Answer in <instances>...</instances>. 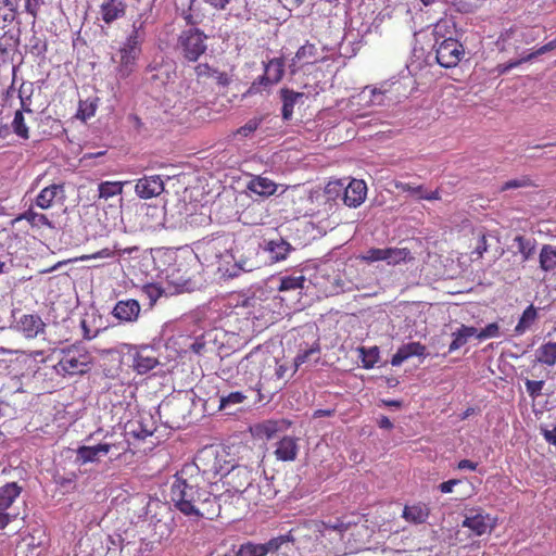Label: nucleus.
Returning a JSON list of instances; mask_svg holds the SVG:
<instances>
[{"label":"nucleus","instance_id":"f257e3e1","mask_svg":"<svg viewBox=\"0 0 556 556\" xmlns=\"http://www.w3.org/2000/svg\"><path fill=\"white\" fill-rule=\"evenodd\" d=\"M203 477L193 465H184L170 484V501L186 516L214 519L226 504L227 493L213 495L202 488Z\"/></svg>","mask_w":556,"mask_h":556},{"label":"nucleus","instance_id":"f03ea898","mask_svg":"<svg viewBox=\"0 0 556 556\" xmlns=\"http://www.w3.org/2000/svg\"><path fill=\"white\" fill-rule=\"evenodd\" d=\"M235 239L230 233H213L195 243L197 257L202 258L208 266H216L217 271L225 277V268L231 260Z\"/></svg>","mask_w":556,"mask_h":556},{"label":"nucleus","instance_id":"7ed1b4c3","mask_svg":"<svg viewBox=\"0 0 556 556\" xmlns=\"http://www.w3.org/2000/svg\"><path fill=\"white\" fill-rule=\"evenodd\" d=\"M93 357L88 349L75 343L59 351V361L53 366L55 372L62 377L84 375L90 370Z\"/></svg>","mask_w":556,"mask_h":556},{"label":"nucleus","instance_id":"20e7f679","mask_svg":"<svg viewBox=\"0 0 556 556\" xmlns=\"http://www.w3.org/2000/svg\"><path fill=\"white\" fill-rule=\"evenodd\" d=\"M261 244L254 240H244L236 242L232 245L231 263L225 268V277L235 278L241 273L252 271L257 267V252Z\"/></svg>","mask_w":556,"mask_h":556},{"label":"nucleus","instance_id":"39448f33","mask_svg":"<svg viewBox=\"0 0 556 556\" xmlns=\"http://www.w3.org/2000/svg\"><path fill=\"white\" fill-rule=\"evenodd\" d=\"M207 36L198 27H188L179 33L175 51L186 62H197L207 49Z\"/></svg>","mask_w":556,"mask_h":556},{"label":"nucleus","instance_id":"423d86ee","mask_svg":"<svg viewBox=\"0 0 556 556\" xmlns=\"http://www.w3.org/2000/svg\"><path fill=\"white\" fill-rule=\"evenodd\" d=\"M189 465H193L198 468V475L203 477V482L205 480L210 481L217 476L225 477L226 469L228 468L222 464L217 451L212 447H205L200 451L194 462Z\"/></svg>","mask_w":556,"mask_h":556},{"label":"nucleus","instance_id":"0eeeda50","mask_svg":"<svg viewBox=\"0 0 556 556\" xmlns=\"http://www.w3.org/2000/svg\"><path fill=\"white\" fill-rule=\"evenodd\" d=\"M224 484L228 485V489L224 492L228 495L226 496L227 503L233 496H237L239 500L240 496L248 492L252 485V471L247 467L242 466H231L226 469Z\"/></svg>","mask_w":556,"mask_h":556},{"label":"nucleus","instance_id":"6e6552de","mask_svg":"<svg viewBox=\"0 0 556 556\" xmlns=\"http://www.w3.org/2000/svg\"><path fill=\"white\" fill-rule=\"evenodd\" d=\"M432 49L438 64L446 68L456 66L465 55L464 47L458 39L439 41L433 43Z\"/></svg>","mask_w":556,"mask_h":556},{"label":"nucleus","instance_id":"1a4fd4ad","mask_svg":"<svg viewBox=\"0 0 556 556\" xmlns=\"http://www.w3.org/2000/svg\"><path fill=\"white\" fill-rule=\"evenodd\" d=\"M132 368L139 375H144L155 368L160 362L156 351L149 345L134 346L130 351Z\"/></svg>","mask_w":556,"mask_h":556},{"label":"nucleus","instance_id":"9d476101","mask_svg":"<svg viewBox=\"0 0 556 556\" xmlns=\"http://www.w3.org/2000/svg\"><path fill=\"white\" fill-rule=\"evenodd\" d=\"M463 528H468L475 535L489 533L495 527V520L480 509H471L465 515Z\"/></svg>","mask_w":556,"mask_h":556},{"label":"nucleus","instance_id":"9b49d317","mask_svg":"<svg viewBox=\"0 0 556 556\" xmlns=\"http://www.w3.org/2000/svg\"><path fill=\"white\" fill-rule=\"evenodd\" d=\"M289 540L287 535L274 538L266 543L247 542L240 545L236 556H266L279 549V547Z\"/></svg>","mask_w":556,"mask_h":556},{"label":"nucleus","instance_id":"f8f14e48","mask_svg":"<svg viewBox=\"0 0 556 556\" xmlns=\"http://www.w3.org/2000/svg\"><path fill=\"white\" fill-rule=\"evenodd\" d=\"M263 252L267 255V260L270 263H279L289 256V254L295 249L283 238L279 237L276 239L264 240L261 244Z\"/></svg>","mask_w":556,"mask_h":556},{"label":"nucleus","instance_id":"ddd939ff","mask_svg":"<svg viewBox=\"0 0 556 556\" xmlns=\"http://www.w3.org/2000/svg\"><path fill=\"white\" fill-rule=\"evenodd\" d=\"M164 191V181L159 175L144 176L136 181L135 192L140 199H151Z\"/></svg>","mask_w":556,"mask_h":556},{"label":"nucleus","instance_id":"4468645a","mask_svg":"<svg viewBox=\"0 0 556 556\" xmlns=\"http://www.w3.org/2000/svg\"><path fill=\"white\" fill-rule=\"evenodd\" d=\"M15 323L16 330L25 338L33 339L45 332L46 324L37 314H24Z\"/></svg>","mask_w":556,"mask_h":556},{"label":"nucleus","instance_id":"2eb2a0df","mask_svg":"<svg viewBox=\"0 0 556 556\" xmlns=\"http://www.w3.org/2000/svg\"><path fill=\"white\" fill-rule=\"evenodd\" d=\"M147 79L155 85V87H163L167 85L174 77V65L172 63L155 62L150 64L147 68Z\"/></svg>","mask_w":556,"mask_h":556},{"label":"nucleus","instance_id":"dca6fc26","mask_svg":"<svg viewBox=\"0 0 556 556\" xmlns=\"http://www.w3.org/2000/svg\"><path fill=\"white\" fill-rule=\"evenodd\" d=\"M367 186L364 180L353 179L344 188L343 203L349 207L359 206L366 199Z\"/></svg>","mask_w":556,"mask_h":556},{"label":"nucleus","instance_id":"f3484780","mask_svg":"<svg viewBox=\"0 0 556 556\" xmlns=\"http://www.w3.org/2000/svg\"><path fill=\"white\" fill-rule=\"evenodd\" d=\"M112 444L110 443H100L94 446H79L76 451V459L75 462L83 466L87 463H97L100 460V457L105 456L112 448Z\"/></svg>","mask_w":556,"mask_h":556},{"label":"nucleus","instance_id":"a211bd4d","mask_svg":"<svg viewBox=\"0 0 556 556\" xmlns=\"http://www.w3.org/2000/svg\"><path fill=\"white\" fill-rule=\"evenodd\" d=\"M140 304L135 299H127L118 301L112 314L115 318L124 323H134L139 318L140 315Z\"/></svg>","mask_w":556,"mask_h":556},{"label":"nucleus","instance_id":"6ab92c4d","mask_svg":"<svg viewBox=\"0 0 556 556\" xmlns=\"http://www.w3.org/2000/svg\"><path fill=\"white\" fill-rule=\"evenodd\" d=\"M430 516V507L424 502H415L406 504L403 507L401 517L408 523L414 526L424 525Z\"/></svg>","mask_w":556,"mask_h":556},{"label":"nucleus","instance_id":"aec40b11","mask_svg":"<svg viewBox=\"0 0 556 556\" xmlns=\"http://www.w3.org/2000/svg\"><path fill=\"white\" fill-rule=\"evenodd\" d=\"M317 61V48L311 42L300 47L289 63L291 74H295L303 65L313 64Z\"/></svg>","mask_w":556,"mask_h":556},{"label":"nucleus","instance_id":"412c9836","mask_svg":"<svg viewBox=\"0 0 556 556\" xmlns=\"http://www.w3.org/2000/svg\"><path fill=\"white\" fill-rule=\"evenodd\" d=\"M140 53V50L131 48L130 46L123 45V47L119 49L121 60L117 67L119 77L126 78L134 72Z\"/></svg>","mask_w":556,"mask_h":556},{"label":"nucleus","instance_id":"4be33fe9","mask_svg":"<svg viewBox=\"0 0 556 556\" xmlns=\"http://www.w3.org/2000/svg\"><path fill=\"white\" fill-rule=\"evenodd\" d=\"M64 198V186L62 184H53L43 188L36 197L35 203L42 210L50 208L55 199Z\"/></svg>","mask_w":556,"mask_h":556},{"label":"nucleus","instance_id":"5701e85b","mask_svg":"<svg viewBox=\"0 0 556 556\" xmlns=\"http://www.w3.org/2000/svg\"><path fill=\"white\" fill-rule=\"evenodd\" d=\"M132 249H125V250H121V249H117L115 247L114 250H111L109 248H104L93 254H89V255H81L80 257H77V258H74V261H87V260H97V258H110V257H114L115 255H122L124 253H131ZM70 262H73V260H66V261H62V262H58L55 265L51 266L50 268L48 269H45L42 273H53L55 270H58L60 267H62L63 265L70 263Z\"/></svg>","mask_w":556,"mask_h":556},{"label":"nucleus","instance_id":"b1692460","mask_svg":"<svg viewBox=\"0 0 556 556\" xmlns=\"http://www.w3.org/2000/svg\"><path fill=\"white\" fill-rule=\"evenodd\" d=\"M285 73V62L281 58L270 60L265 66V73L260 77L258 84L269 86L280 81Z\"/></svg>","mask_w":556,"mask_h":556},{"label":"nucleus","instance_id":"393cba45","mask_svg":"<svg viewBox=\"0 0 556 556\" xmlns=\"http://www.w3.org/2000/svg\"><path fill=\"white\" fill-rule=\"evenodd\" d=\"M299 452L298 439L286 435L278 441L275 455L278 460L293 462Z\"/></svg>","mask_w":556,"mask_h":556},{"label":"nucleus","instance_id":"a878e982","mask_svg":"<svg viewBox=\"0 0 556 556\" xmlns=\"http://www.w3.org/2000/svg\"><path fill=\"white\" fill-rule=\"evenodd\" d=\"M426 346L420 342H409L401 345L396 353L392 356L391 365L400 366L403 362L412 356H425Z\"/></svg>","mask_w":556,"mask_h":556},{"label":"nucleus","instance_id":"bb28decb","mask_svg":"<svg viewBox=\"0 0 556 556\" xmlns=\"http://www.w3.org/2000/svg\"><path fill=\"white\" fill-rule=\"evenodd\" d=\"M457 35V29L455 22L452 18H441L439 20L433 27L432 36L434 39V43L439 41H448L455 40Z\"/></svg>","mask_w":556,"mask_h":556},{"label":"nucleus","instance_id":"cd10ccee","mask_svg":"<svg viewBox=\"0 0 556 556\" xmlns=\"http://www.w3.org/2000/svg\"><path fill=\"white\" fill-rule=\"evenodd\" d=\"M100 9L101 17L106 24H111L125 14L123 0H104Z\"/></svg>","mask_w":556,"mask_h":556},{"label":"nucleus","instance_id":"c85d7f7f","mask_svg":"<svg viewBox=\"0 0 556 556\" xmlns=\"http://www.w3.org/2000/svg\"><path fill=\"white\" fill-rule=\"evenodd\" d=\"M541 270L556 276V245L544 244L539 254Z\"/></svg>","mask_w":556,"mask_h":556},{"label":"nucleus","instance_id":"c756f323","mask_svg":"<svg viewBox=\"0 0 556 556\" xmlns=\"http://www.w3.org/2000/svg\"><path fill=\"white\" fill-rule=\"evenodd\" d=\"M280 96L282 100V118L285 121H290L293 115L294 105L304 97V93L282 88L280 90Z\"/></svg>","mask_w":556,"mask_h":556},{"label":"nucleus","instance_id":"7c9ffc66","mask_svg":"<svg viewBox=\"0 0 556 556\" xmlns=\"http://www.w3.org/2000/svg\"><path fill=\"white\" fill-rule=\"evenodd\" d=\"M22 486L16 482H9L0 488V509L7 510L20 496Z\"/></svg>","mask_w":556,"mask_h":556},{"label":"nucleus","instance_id":"2f4dec72","mask_svg":"<svg viewBox=\"0 0 556 556\" xmlns=\"http://www.w3.org/2000/svg\"><path fill=\"white\" fill-rule=\"evenodd\" d=\"M278 280L279 286L277 289L280 292L301 290L304 288V283L306 282V278L302 273L281 276Z\"/></svg>","mask_w":556,"mask_h":556},{"label":"nucleus","instance_id":"473e14b6","mask_svg":"<svg viewBox=\"0 0 556 556\" xmlns=\"http://www.w3.org/2000/svg\"><path fill=\"white\" fill-rule=\"evenodd\" d=\"M397 188H400L403 192H408L413 197H415L418 200H440V193L438 190L434 191H428L424 188V186H414L412 184L402 182L397 185Z\"/></svg>","mask_w":556,"mask_h":556},{"label":"nucleus","instance_id":"72a5a7b5","mask_svg":"<svg viewBox=\"0 0 556 556\" xmlns=\"http://www.w3.org/2000/svg\"><path fill=\"white\" fill-rule=\"evenodd\" d=\"M20 220L28 222L31 225V227H37V228L48 227L51 229L54 228V225L52 224V222L45 214L37 213L33 208L25 211L24 213L20 214L14 219V222H20Z\"/></svg>","mask_w":556,"mask_h":556},{"label":"nucleus","instance_id":"f704fd0d","mask_svg":"<svg viewBox=\"0 0 556 556\" xmlns=\"http://www.w3.org/2000/svg\"><path fill=\"white\" fill-rule=\"evenodd\" d=\"M17 16V5L13 0H0V29L9 27Z\"/></svg>","mask_w":556,"mask_h":556},{"label":"nucleus","instance_id":"c9c22d12","mask_svg":"<svg viewBox=\"0 0 556 556\" xmlns=\"http://www.w3.org/2000/svg\"><path fill=\"white\" fill-rule=\"evenodd\" d=\"M477 328L462 325L455 332L452 333L453 341L450 344L448 352L452 353L463 345H465L469 338L476 337Z\"/></svg>","mask_w":556,"mask_h":556},{"label":"nucleus","instance_id":"e433bc0d","mask_svg":"<svg viewBox=\"0 0 556 556\" xmlns=\"http://www.w3.org/2000/svg\"><path fill=\"white\" fill-rule=\"evenodd\" d=\"M249 189L260 195H271L277 190V185L269 178L266 177H255L249 184Z\"/></svg>","mask_w":556,"mask_h":556},{"label":"nucleus","instance_id":"4c0bfd02","mask_svg":"<svg viewBox=\"0 0 556 556\" xmlns=\"http://www.w3.org/2000/svg\"><path fill=\"white\" fill-rule=\"evenodd\" d=\"M538 363L554 366L556 364V342H546L535 350Z\"/></svg>","mask_w":556,"mask_h":556},{"label":"nucleus","instance_id":"58836bf2","mask_svg":"<svg viewBox=\"0 0 556 556\" xmlns=\"http://www.w3.org/2000/svg\"><path fill=\"white\" fill-rule=\"evenodd\" d=\"M146 39L144 22L140 18L132 23V30L127 36L124 45L141 51V45Z\"/></svg>","mask_w":556,"mask_h":556},{"label":"nucleus","instance_id":"ea45409f","mask_svg":"<svg viewBox=\"0 0 556 556\" xmlns=\"http://www.w3.org/2000/svg\"><path fill=\"white\" fill-rule=\"evenodd\" d=\"M514 242L517 244L518 252L522 256V262L533 257L536 250V240L525 236H516Z\"/></svg>","mask_w":556,"mask_h":556},{"label":"nucleus","instance_id":"a19ab883","mask_svg":"<svg viewBox=\"0 0 556 556\" xmlns=\"http://www.w3.org/2000/svg\"><path fill=\"white\" fill-rule=\"evenodd\" d=\"M538 319V309L531 304L529 305L520 316L518 324L515 327L517 336L523 334L529 330Z\"/></svg>","mask_w":556,"mask_h":556},{"label":"nucleus","instance_id":"79ce46f5","mask_svg":"<svg viewBox=\"0 0 556 556\" xmlns=\"http://www.w3.org/2000/svg\"><path fill=\"white\" fill-rule=\"evenodd\" d=\"M127 181H102L98 186L99 198L109 200L112 197L118 195L123 192V187Z\"/></svg>","mask_w":556,"mask_h":556},{"label":"nucleus","instance_id":"37998d69","mask_svg":"<svg viewBox=\"0 0 556 556\" xmlns=\"http://www.w3.org/2000/svg\"><path fill=\"white\" fill-rule=\"evenodd\" d=\"M412 258L410 251L406 248H386L384 261L389 265H396L401 262L410 261Z\"/></svg>","mask_w":556,"mask_h":556},{"label":"nucleus","instance_id":"c03bdc74","mask_svg":"<svg viewBox=\"0 0 556 556\" xmlns=\"http://www.w3.org/2000/svg\"><path fill=\"white\" fill-rule=\"evenodd\" d=\"M285 420H266L256 427V433L267 440L273 439L282 429Z\"/></svg>","mask_w":556,"mask_h":556},{"label":"nucleus","instance_id":"a18cd8bd","mask_svg":"<svg viewBox=\"0 0 556 556\" xmlns=\"http://www.w3.org/2000/svg\"><path fill=\"white\" fill-rule=\"evenodd\" d=\"M358 356L362 361L363 367L366 369L372 368L379 361V349L377 346H372L366 349L365 346H359L357 349Z\"/></svg>","mask_w":556,"mask_h":556},{"label":"nucleus","instance_id":"49530a36","mask_svg":"<svg viewBox=\"0 0 556 556\" xmlns=\"http://www.w3.org/2000/svg\"><path fill=\"white\" fill-rule=\"evenodd\" d=\"M247 395L241 391L230 392L227 395L219 396V409L227 410L241 404L247 400Z\"/></svg>","mask_w":556,"mask_h":556},{"label":"nucleus","instance_id":"de8ad7c7","mask_svg":"<svg viewBox=\"0 0 556 556\" xmlns=\"http://www.w3.org/2000/svg\"><path fill=\"white\" fill-rule=\"evenodd\" d=\"M367 92L369 93V98L366 101V103L368 105H374V106L386 105L384 91H382L379 88L365 87L364 90L361 92L359 97L365 99L367 97Z\"/></svg>","mask_w":556,"mask_h":556},{"label":"nucleus","instance_id":"09e8293b","mask_svg":"<svg viewBox=\"0 0 556 556\" xmlns=\"http://www.w3.org/2000/svg\"><path fill=\"white\" fill-rule=\"evenodd\" d=\"M320 352V345L318 341H315L309 348L307 349H300L298 355L294 358V365L298 368L304 363H307L311 361L312 356L317 355L316 361L318 359V354Z\"/></svg>","mask_w":556,"mask_h":556},{"label":"nucleus","instance_id":"8fccbe9b","mask_svg":"<svg viewBox=\"0 0 556 556\" xmlns=\"http://www.w3.org/2000/svg\"><path fill=\"white\" fill-rule=\"evenodd\" d=\"M12 129L16 136L22 139L29 138V129L26 126L25 118L22 111H16L12 122Z\"/></svg>","mask_w":556,"mask_h":556},{"label":"nucleus","instance_id":"3c124183","mask_svg":"<svg viewBox=\"0 0 556 556\" xmlns=\"http://www.w3.org/2000/svg\"><path fill=\"white\" fill-rule=\"evenodd\" d=\"M345 184L341 180L329 181L325 187V194L328 200H338L341 199L343 201Z\"/></svg>","mask_w":556,"mask_h":556},{"label":"nucleus","instance_id":"603ef678","mask_svg":"<svg viewBox=\"0 0 556 556\" xmlns=\"http://www.w3.org/2000/svg\"><path fill=\"white\" fill-rule=\"evenodd\" d=\"M262 122L263 117H254L249 119L243 126L236 130L235 136H240L243 138L249 137L258 128Z\"/></svg>","mask_w":556,"mask_h":556},{"label":"nucleus","instance_id":"864d4df0","mask_svg":"<svg viewBox=\"0 0 556 556\" xmlns=\"http://www.w3.org/2000/svg\"><path fill=\"white\" fill-rule=\"evenodd\" d=\"M500 326L497 323H491L486 327H484L481 330L477 329L476 338L480 341L486 340L490 338H497L500 337Z\"/></svg>","mask_w":556,"mask_h":556},{"label":"nucleus","instance_id":"5fc2aeb1","mask_svg":"<svg viewBox=\"0 0 556 556\" xmlns=\"http://www.w3.org/2000/svg\"><path fill=\"white\" fill-rule=\"evenodd\" d=\"M544 383L545 382L543 380L526 379L525 386H526V390H527L529 396L532 397L533 400L539 397L542 393Z\"/></svg>","mask_w":556,"mask_h":556},{"label":"nucleus","instance_id":"6e6d98bb","mask_svg":"<svg viewBox=\"0 0 556 556\" xmlns=\"http://www.w3.org/2000/svg\"><path fill=\"white\" fill-rule=\"evenodd\" d=\"M531 186V180L527 177L520 178V179H511L506 181L502 187L501 190H509V189H517L522 187Z\"/></svg>","mask_w":556,"mask_h":556},{"label":"nucleus","instance_id":"4d7b16f0","mask_svg":"<svg viewBox=\"0 0 556 556\" xmlns=\"http://www.w3.org/2000/svg\"><path fill=\"white\" fill-rule=\"evenodd\" d=\"M142 292L149 298L151 305H153L162 294L161 289L153 283L144 286Z\"/></svg>","mask_w":556,"mask_h":556},{"label":"nucleus","instance_id":"13d9d810","mask_svg":"<svg viewBox=\"0 0 556 556\" xmlns=\"http://www.w3.org/2000/svg\"><path fill=\"white\" fill-rule=\"evenodd\" d=\"M24 1V10L26 13L31 15L34 18L37 16L38 11L43 4V0H23Z\"/></svg>","mask_w":556,"mask_h":556},{"label":"nucleus","instance_id":"bf43d9fd","mask_svg":"<svg viewBox=\"0 0 556 556\" xmlns=\"http://www.w3.org/2000/svg\"><path fill=\"white\" fill-rule=\"evenodd\" d=\"M386 257V249H379V248H371L367 251L366 255L364 256V260L368 262H378V261H384Z\"/></svg>","mask_w":556,"mask_h":556},{"label":"nucleus","instance_id":"052dcab7","mask_svg":"<svg viewBox=\"0 0 556 556\" xmlns=\"http://www.w3.org/2000/svg\"><path fill=\"white\" fill-rule=\"evenodd\" d=\"M212 78H214L222 87H227L231 83V77L226 72H220L216 68H214V72L212 73Z\"/></svg>","mask_w":556,"mask_h":556},{"label":"nucleus","instance_id":"680f3d73","mask_svg":"<svg viewBox=\"0 0 556 556\" xmlns=\"http://www.w3.org/2000/svg\"><path fill=\"white\" fill-rule=\"evenodd\" d=\"M194 72L198 77H212L214 68L211 67L207 63H199L194 67Z\"/></svg>","mask_w":556,"mask_h":556},{"label":"nucleus","instance_id":"e2e57ef3","mask_svg":"<svg viewBox=\"0 0 556 556\" xmlns=\"http://www.w3.org/2000/svg\"><path fill=\"white\" fill-rule=\"evenodd\" d=\"M488 236L486 235H482L480 236L479 240H478V244L475 249V251L472 252V254H477V256L480 258L483 256V253L488 251Z\"/></svg>","mask_w":556,"mask_h":556},{"label":"nucleus","instance_id":"0e129e2a","mask_svg":"<svg viewBox=\"0 0 556 556\" xmlns=\"http://www.w3.org/2000/svg\"><path fill=\"white\" fill-rule=\"evenodd\" d=\"M30 42H31V52L33 53H36V54H42L46 52L47 50V45L45 41L40 40L39 38L37 37H33L30 39Z\"/></svg>","mask_w":556,"mask_h":556},{"label":"nucleus","instance_id":"69168bd1","mask_svg":"<svg viewBox=\"0 0 556 556\" xmlns=\"http://www.w3.org/2000/svg\"><path fill=\"white\" fill-rule=\"evenodd\" d=\"M541 434L543 435L547 443L556 446V426L552 430L541 428Z\"/></svg>","mask_w":556,"mask_h":556},{"label":"nucleus","instance_id":"338daca9","mask_svg":"<svg viewBox=\"0 0 556 556\" xmlns=\"http://www.w3.org/2000/svg\"><path fill=\"white\" fill-rule=\"evenodd\" d=\"M459 483H460V480H458V479H451L448 481H445V482H442L441 484H439L438 489L442 493H451V492H453L454 486L459 484Z\"/></svg>","mask_w":556,"mask_h":556},{"label":"nucleus","instance_id":"774afa93","mask_svg":"<svg viewBox=\"0 0 556 556\" xmlns=\"http://www.w3.org/2000/svg\"><path fill=\"white\" fill-rule=\"evenodd\" d=\"M556 49V38L548 41L547 43L543 45L542 47H540L538 50H535L534 52H532L534 54V58H536L538 55H541V54H544L546 52H549L552 50Z\"/></svg>","mask_w":556,"mask_h":556}]
</instances>
